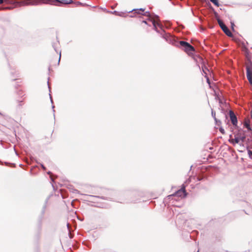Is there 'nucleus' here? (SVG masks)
I'll list each match as a JSON object with an SVG mask.
<instances>
[{"label":"nucleus","mask_w":252,"mask_h":252,"mask_svg":"<svg viewBox=\"0 0 252 252\" xmlns=\"http://www.w3.org/2000/svg\"><path fill=\"white\" fill-rule=\"evenodd\" d=\"M142 15L147 16L148 20L150 21L153 26L154 30L162 35V37L171 45H173V37L168 33H166L163 30L162 25L158 22L159 17L156 14H151L149 11L144 12Z\"/></svg>","instance_id":"obj_1"},{"label":"nucleus","mask_w":252,"mask_h":252,"mask_svg":"<svg viewBox=\"0 0 252 252\" xmlns=\"http://www.w3.org/2000/svg\"><path fill=\"white\" fill-rule=\"evenodd\" d=\"M174 46L183 48L187 53L194 51V47L189 43L184 41H178L175 37Z\"/></svg>","instance_id":"obj_2"},{"label":"nucleus","mask_w":252,"mask_h":252,"mask_svg":"<svg viewBox=\"0 0 252 252\" xmlns=\"http://www.w3.org/2000/svg\"><path fill=\"white\" fill-rule=\"evenodd\" d=\"M42 3H45L44 0H17V5L18 6H35Z\"/></svg>","instance_id":"obj_3"},{"label":"nucleus","mask_w":252,"mask_h":252,"mask_svg":"<svg viewBox=\"0 0 252 252\" xmlns=\"http://www.w3.org/2000/svg\"><path fill=\"white\" fill-rule=\"evenodd\" d=\"M17 0H0V4L3 3L6 4H11V6L4 7L3 6H0V10L4 9H11L14 7H18L17 5Z\"/></svg>","instance_id":"obj_4"},{"label":"nucleus","mask_w":252,"mask_h":252,"mask_svg":"<svg viewBox=\"0 0 252 252\" xmlns=\"http://www.w3.org/2000/svg\"><path fill=\"white\" fill-rule=\"evenodd\" d=\"M188 193L186 190V187L184 185H182L181 189H178L174 192V201L176 200L177 197H180L183 199L186 197Z\"/></svg>","instance_id":"obj_5"},{"label":"nucleus","mask_w":252,"mask_h":252,"mask_svg":"<svg viewBox=\"0 0 252 252\" xmlns=\"http://www.w3.org/2000/svg\"><path fill=\"white\" fill-rule=\"evenodd\" d=\"M45 4H56L61 5L62 4H70L73 2L72 0H44Z\"/></svg>","instance_id":"obj_6"},{"label":"nucleus","mask_w":252,"mask_h":252,"mask_svg":"<svg viewBox=\"0 0 252 252\" xmlns=\"http://www.w3.org/2000/svg\"><path fill=\"white\" fill-rule=\"evenodd\" d=\"M217 21L218 24L223 32L228 36L231 37L233 34L230 30L228 29V28L226 26V25L223 23V22L220 19V18L217 19Z\"/></svg>","instance_id":"obj_7"},{"label":"nucleus","mask_w":252,"mask_h":252,"mask_svg":"<svg viewBox=\"0 0 252 252\" xmlns=\"http://www.w3.org/2000/svg\"><path fill=\"white\" fill-rule=\"evenodd\" d=\"M173 199V194H170L164 198L163 202L165 206H167V208L169 209V211L172 210V206H173V202H171V200Z\"/></svg>","instance_id":"obj_8"},{"label":"nucleus","mask_w":252,"mask_h":252,"mask_svg":"<svg viewBox=\"0 0 252 252\" xmlns=\"http://www.w3.org/2000/svg\"><path fill=\"white\" fill-rule=\"evenodd\" d=\"M229 113L232 124L234 126H236L237 124V118L236 115L232 110H230Z\"/></svg>","instance_id":"obj_9"},{"label":"nucleus","mask_w":252,"mask_h":252,"mask_svg":"<svg viewBox=\"0 0 252 252\" xmlns=\"http://www.w3.org/2000/svg\"><path fill=\"white\" fill-rule=\"evenodd\" d=\"M246 71L248 79L252 78V69L250 66H247Z\"/></svg>","instance_id":"obj_10"},{"label":"nucleus","mask_w":252,"mask_h":252,"mask_svg":"<svg viewBox=\"0 0 252 252\" xmlns=\"http://www.w3.org/2000/svg\"><path fill=\"white\" fill-rule=\"evenodd\" d=\"M144 10L145 9L143 8L134 9L131 10L130 12H133V14L136 16V14H141V12H144Z\"/></svg>","instance_id":"obj_11"},{"label":"nucleus","mask_w":252,"mask_h":252,"mask_svg":"<svg viewBox=\"0 0 252 252\" xmlns=\"http://www.w3.org/2000/svg\"><path fill=\"white\" fill-rule=\"evenodd\" d=\"M229 142L232 144L238 143L239 142V137H235L234 139H229Z\"/></svg>","instance_id":"obj_12"},{"label":"nucleus","mask_w":252,"mask_h":252,"mask_svg":"<svg viewBox=\"0 0 252 252\" xmlns=\"http://www.w3.org/2000/svg\"><path fill=\"white\" fill-rule=\"evenodd\" d=\"M58 44H59V41L58 39L55 42L52 43V47L57 53H58V51L57 50V46Z\"/></svg>","instance_id":"obj_13"},{"label":"nucleus","mask_w":252,"mask_h":252,"mask_svg":"<svg viewBox=\"0 0 252 252\" xmlns=\"http://www.w3.org/2000/svg\"><path fill=\"white\" fill-rule=\"evenodd\" d=\"M244 126L249 130H252L249 123L246 122L244 123Z\"/></svg>","instance_id":"obj_14"},{"label":"nucleus","mask_w":252,"mask_h":252,"mask_svg":"<svg viewBox=\"0 0 252 252\" xmlns=\"http://www.w3.org/2000/svg\"><path fill=\"white\" fill-rule=\"evenodd\" d=\"M211 2L214 3L216 6H219L220 4L219 3L218 0H210Z\"/></svg>","instance_id":"obj_15"},{"label":"nucleus","mask_w":252,"mask_h":252,"mask_svg":"<svg viewBox=\"0 0 252 252\" xmlns=\"http://www.w3.org/2000/svg\"><path fill=\"white\" fill-rule=\"evenodd\" d=\"M214 120H215V122H216V124L217 125L219 126L220 124H221V121H220V120H217L216 118H214Z\"/></svg>","instance_id":"obj_16"},{"label":"nucleus","mask_w":252,"mask_h":252,"mask_svg":"<svg viewBox=\"0 0 252 252\" xmlns=\"http://www.w3.org/2000/svg\"><path fill=\"white\" fill-rule=\"evenodd\" d=\"M248 154L250 158L252 159V151L250 150H248Z\"/></svg>","instance_id":"obj_17"},{"label":"nucleus","mask_w":252,"mask_h":252,"mask_svg":"<svg viewBox=\"0 0 252 252\" xmlns=\"http://www.w3.org/2000/svg\"><path fill=\"white\" fill-rule=\"evenodd\" d=\"M47 174L50 176V178H51L52 181L54 182V179L52 177V174L51 172L48 171V172H47Z\"/></svg>","instance_id":"obj_18"},{"label":"nucleus","mask_w":252,"mask_h":252,"mask_svg":"<svg viewBox=\"0 0 252 252\" xmlns=\"http://www.w3.org/2000/svg\"><path fill=\"white\" fill-rule=\"evenodd\" d=\"M219 130L222 134H224L225 133L224 130L222 127H220Z\"/></svg>","instance_id":"obj_19"},{"label":"nucleus","mask_w":252,"mask_h":252,"mask_svg":"<svg viewBox=\"0 0 252 252\" xmlns=\"http://www.w3.org/2000/svg\"><path fill=\"white\" fill-rule=\"evenodd\" d=\"M212 116L213 118H216V113L214 112L213 110H212Z\"/></svg>","instance_id":"obj_20"},{"label":"nucleus","mask_w":252,"mask_h":252,"mask_svg":"<svg viewBox=\"0 0 252 252\" xmlns=\"http://www.w3.org/2000/svg\"><path fill=\"white\" fill-rule=\"evenodd\" d=\"M18 103H19V104H18V105H19V106H22V105H23V104H24V103H23V100L19 101H18Z\"/></svg>","instance_id":"obj_21"},{"label":"nucleus","mask_w":252,"mask_h":252,"mask_svg":"<svg viewBox=\"0 0 252 252\" xmlns=\"http://www.w3.org/2000/svg\"><path fill=\"white\" fill-rule=\"evenodd\" d=\"M40 166H41V168H42L44 170H46V168L45 166L43 164H42V163H40Z\"/></svg>","instance_id":"obj_22"},{"label":"nucleus","mask_w":252,"mask_h":252,"mask_svg":"<svg viewBox=\"0 0 252 252\" xmlns=\"http://www.w3.org/2000/svg\"><path fill=\"white\" fill-rule=\"evenodd\" d=\"M110 12L111 13L114 14L116 15H118V14L119 13V12H118L117 11H114L113 12Z\"/></svg>","instance_id":"obj_23"},{"label":"nucleus","mask_w":252,"mask_h":252,"mask_svg":"<svg viewBox=\"0 0 252 252\" xmlns=\"http://www.w3.org/2000/svg\"><path fill=\"white\" fill-rule=\"evenodd\" d=\"M61 58V51H60L59 52V61H58V64H59V63H60Z\"/></svg>","instance_id":"obj_24"},{"label":"nucleus","mask_w":252,"mask_h":252,"mask_svg":"<svg viewBox=\"0 0 252 252\" xmlns=\"http://www.w3.org/2000/svg\"><path fill=\"white\" fill-rule=\"evenodd\" d=\"M235 25L234 24L233 22H231V28L233 30H234V27Z\"/></svg>","instance_id":"obj_25"},{"label":"nucleus","mask_w":252,"mask_h":252,"mask_svg":"<svg viewBox=\"0 0 252 252\" xmlns=\"http://www.w3.org/2000/svg\"><path fill=\"white\" fill-rule=\"evenodd\" d=\"M214 14H215V17H216L217 19L218 18H219V17H218V13L216 11H214Z\"/></svg>","instance_id":"obj_26"},{"label":"nucleus","mask_w":252,"mask_h":252,"mask_svg":"<svg viewBox=\"0 0 252 252\" xmlns=\"http://www.w3.org/2000/svg\"><path fill=\"white\" fill-rule=\"evenodd\" d=\"M245 138V137H244V136L241 137L239 138V140H241L242 141H244Z\"/></svg>","instance_id":"obj_27"},{"label":"nucleus","mask_w":252,"mask_h":252,"mask_svg":"<svg viewBox=\"0 0 252 252\" xmlns=\"http://www.w3.org/2000/svg\"><path fill=\"white\" fill-rule=\"evenodd\" d=\"M248 80H249L250 83L252 85V78H251L250 79H248Z\"/></svg>","instance_id":"obj_28"},{"label":"nucleus","mask_w":252,"mask_h":252,"mask_svg":"<svg viewBox=\"0 0 252 252\" xmlns=\"http://www.w3.org/2000/svg\"><path fill=\"white\" fill-rule=\"evenodd\" d=\"M118 16H123V13L119 12V13L118 14Z\"/></svg>","instance_id":"obj_29"},{"label":"nucleus","mask_w":252,"mask_h":252,"mask_svg":"<svg viewBox=\"0 0 252 252\" xmlns=\"http://www.w3.org/2000/svg\"><path fill=\"white\" fill-rule=\"evenodd\" d=\"M173 216V214H172L171 213H170V216H169V218H172Z\"/></svg>","instance_id":"obj_30"},{"label":"nucleus","mask_w":252,"mask_h":252,"mask_svg":"<svg viewBox=\"0 0 252 252\" xmlns=\"http://www.w3.org/2000/svg\"><path fill=\"white\" fill-rule=\"evenodd\" d=\"M142 22H143V23H145V24H148L147 22V21H146V20H143V21H142Z\"/></svg>","instance_id":"obj_31"},{"label":"nucleus","mask_w":252,"mask_h":252,"mask_svg":"<svg viewBox=\"0 0 252 252\" xmlns=\"http://www.w3.org/2000/svg\"><path fill=\"white\" fill-rule=\"evenodd\" d=\"M50 97L51 102L52 103H53V100L52 99V97H51V96L50 94Z\"/></svg>","instance_id":"obj_32"},{"label":"nucleus","mask_w":252,"mask_h":252,"mask_svg":"<svg viewBox=\"0 0 252 252\" xmlns=\"http://www.w3.org/2000/svg\"><path fill=\"white\" fill-rule=\"evenodd\" d=\"M54 107H55V106L54 105H52V109H53V111L54 113L55 112V110L54 109Z\"/></svg>","instance_id":"obj_33"},{"label":"nucleus","mask_w":252,"mask_h":252,"mask_svg":"<svg viewBox=\"0 0 252 252\" xmlns=\"http://www.w3.org/2000/svg\"><path fill=\"white\" fill-rule=\"evenodd\" d=\"M174 206L179 207V205H176V204H175V203H174Z\"/></svg>","instance_id":"obj_34"},{"label":"nucleus","mask_w":252,"mask_h":252,"mask_svg":"<svg viewBox=\"0 0 252 252\" xmlns=\"http://www.w3.org/2000/svg\"><path fill=\"white\" fill-rule=\"evenodd\" d=\"M78 4L79 5H82V3L80 2H78Z\"/></svg>","instance_id":"obj_35"},{"label":"nucleus","mask_w":252,"mask_h":252,"mask_svg":"<svg viewBox=\"0 0 252 252\" xmlns=\"http://www.w3.org/2000/svg\"><path fill=\"white\" fill-rule=\"evenodd\" d=\"M48 88L50 89V86H49V82H48Z\"/></svg>","instance_id":"obj_36"},{"label":"nucleus","mask_w":252,"mask_h":252,"mask_svg":"<svg viewBox=\"0 0 252 252\" xmlns=\"http://www.w3.org/2000/svg\"><path fill=\"white\" fill-rule=\"evenodd\" d=\"M203 71L204 72V73H205V74L206 73L205 72V70H204L203 68Z\"/></svg>","instance_id":"obj_37"},{"label":"nucleus","mask_w":252,"mask_h":252,"mask_svg":"<svg viewBox=\"0 0 252 252\" xmlns=\"http://www.w3.org/2000/svg\"><path fill=\"white\" fill-rule=\"evenodd\" d=\"M166 27L167 28H168L169 27H168V26H167V25H166Z\"/></svg>","instance_id":"obj_38"},{"label":"nucleus","mask_w":252,"mask_h":252,"mask_svg":"<svg viewBox=\"0 0 252 252\" xmlns=\"http://www.w3.org/2000/svg\"><path fill=\"white\" fill-rule=\"evenodd\" d=\"M67 225L68 228H69V224L68 223H67Z\"/></svg>","instance_id":"obj_39"},{"label":"nucleus","mask_w":252,"mask_h":252,"mask_svg":"<svg viewBox=\"0 0 252 252\" xmlns=\"http://www.w3.org/2000/svg\"><path fill=\"white\" fill-rule=\"evenodd\" d=\"M251 118H252V114H251Z\"/></svg>","instance_id":"obj_40"},{"label":"nucleus","mask_w":252,"mask_h":252,"mask_svg":"<svg viewBox=\"0 0 252 252\" xmlns=\"http://www.w3.org/2000/svg\"><path fill=\"white\" fill-rule=\"evenodd\" d=\"M0 162H1V161H0Z\"/></svg>","instance_id":"obj_41"}]
</instances>
